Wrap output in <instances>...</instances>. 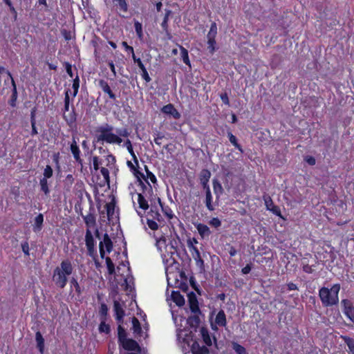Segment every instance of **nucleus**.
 Returning a JSON list of instances; mask_svg holds the SVG:
<instances>
[{"instance_id":"f257e3e1","label":"nucleus","mask_w":354,"mask_h":354,"mask_svg":"<svg viewBox=\"0 0 354 354\" xmlns=\"http://www.w3.org/2000/svg\"><path fill=\"white\" fill-rule=\"evenodd\" d=\"M73 267L68 259L64 260L60 263V267H56L53 271V281L55 285L64 288L68 281L67 276L72 274Z\"/></svg>"},{"instance_id":"f03ea898","label":"nucleus","mask_w":354,"mask_h":354,"mask_svg":"<svg viewBox=\"0 0 354 354\" xmlns=\"http://www.w3.org/2000/svg\"><path fill=\"white\" fill-rule=\"evenodd\" d=\"M340 290V285L334 284L330 289L322 287L319 290V296L322 305L324 307L337 305L339 301L338 293Z\"/></svg>"},{"instance_id":"7ed1b4c3","label":"nucleus","mask_w":354,"mask_h":354,"mask_svg":"<svg viewBox=\"0 0 354 354\" xmlns=\"http://www.w3.org/2000/svg\"><path fill=\"white\" fill-rule=\"evenodd\" d=\"M156 198V196L154 195L153 194L152 196H150V195L149 194V200L151 202V209L150 211L148 212V215H149L153 219L157 220L160 223L163 222L164 219L161 214L159 213L158 207L155 202Z\"/></svg>"},{"instance_id":"20e7f679","label":"nucleus","mask_w":354,"mask_h":354,"mask_svg":"<svg viewBox=\"0 0 354 354\" xmlns=\"http://www.w3.org/2000/svg\"><path fill=\"white\" fill-rule=\"evenodd\" d=\"M189 307L192 313L202 314V312L198 306L197 297L194 292H190L187 294Z\"/></svg>"},{"instance_id":"39448f33","label":"nucleus","mask_w":354,"mask_h":354,"mask_svg":"<svg viewBox=\"0 0 354 354\" xmlns=\"http://www.w3.org/2000/svg\"><path fill=\"white\" fill-rule=\"evenodd\" d=\"M120 346L126 351H136L138 353H141V347L138 343L136 340L131 338L126 339L123 343L120 344Z\"/></svg>"},{"instance_id":"423d86ee","label":"nucleus","mask_w":354,"mask_h":354,"mask_svg":"<svg viewBox=\"0 0 354 354\" xmlns=\"http://www.w3.org/2000/svg\"><path fill=\"white\" fill-rule=\"evenodd\" d=\"M341 304L346 316L354 324V306L352 302L347 299H342Z\"/></svg>"},{"instance_id":"0eeeda50","label":"nucleus","mask_w":354,"mask_h":354,"mask_svg":"<svg viewBox=\"0 0 354 354\" xmlns=\"http://www.w3.org/2000/svg\"><path fill=\"white\" fill-rule=\"evenodd\" d=\"M210 177L211 172L209 170L206 169H202L199 174L200 183L205 191L210 190L209 186L208 185Z\"/></svg>"},{"instance_id":"6e6552de","label":"nucleus","mask_w":354,"mask_h":354,"mask_svg":"<svg viewBox=\"0 0 354 354\" xmlns=\"http://www.w3.org/2000/svg\"><path fill=\"white\" fill-rule=\"evenodd\" d=\"M97 140L106 141L108 143H117L120 144L122 142V140L118 136L113 133H110L108 134H100L97 137Z\"/></svg>"},{"instance_id":"1a4fd4ad","label":"nucleus","mask_w":354,"mask_h":354,"mask_svg":"<svg viewBox=\"0 0 354 354\" xmlns=\"http://www.w3.org/2000/svg\"><path fill=\"white\" fill-rule=\"evenodd\" d=\"M265 205H266L267 209L271 211L274 214L277 216H281V210L278 206L274 205L273 201L270 196L266 195L263 196Z\"/></svg>"},{"instance_id":"9d476101","label":"nucleus","mask_w":354,"mask_h":354,"mask_svg":"<svg viewBox=\"0 0 354 354\" xmlns=\"http://www.w3.org/2000/svg\"><path fill=\"white\" fill-rule=\"evenodd\" d=\"M161 111L167 115L172 116L174 119H179L181 116L180 113L175 109L172 104H168L164 106Z\"/></svg>"},{"instance_id":"9b49d317","label":"nucleus","mask_w":354,"mask_h":354,"mask_svg":"<svg viewBox=\"0 0 354 354\" xmlns=\"http://www.w3.org/2000/svg\"><path fill=\"white\" fill-rule=\"evenodd\" d=\"M191 351L193 354H209L208 348L205 346H201L196 340L193 342Z\"/></svg>"},{"instance_id":"f8f14e48","label":"nucleus","mask_w":354,"mask_h":354,"mask_svg":"<svg viewBox=\"0 0 354 354\" xmlns=\"http://www.w3.org/2000/svg\"><path fill=\"white\" fill-rule=\"evenodd\" d=\"M199 314H195L189 316L187 319V324L192 328L194 332H196L198 327L201 323V319L198 316Z\"/></svg>"},{"instance_id":"ddd939ff","label":"nucleus","mask_w":354,"mask_h":354,"mask_svg":"<svg viewBox=\"0 0 354 354\" xmlns=\"http://www.w3.org/2000/svg\"><path fill=\"white\" fill-rule=\"evenodd\" d=\"M99 86L102 89V91L109 95L110 99L115 100L116 95H115V93H113L106 81H105L104 80H100Z\"/></svg>"},{"instance_id":"4468645a","label":"nucleus","mask_w":354,"mask_h":354,"mask_svg":"<svg viewBox=\"0 0 354 354\" xmlns=\"http://www.w3.org/2000/svg\"><path fill=\"white\" fill-rule=\"evenodd\" d=\"M71 151L73 155L75 160L80 165H82V159L80 158V151L77 145L75 138H73V142L71 145Z\"/></svg>"},{"instance_id":"2eb2a0df","label":"nucleus","mask_w":354,"mask_h":354,"mask_svg":"<svg viewBox=\"0 0 354 354\" xmlns=\"http://www.w3.org/2000/svg\"><path fill=\"white\" fill-rule=\"evenodd\" d=\"M171 297L172 301L176 303V304L182 307L185 305V301L183 296L180 293L179 291L173 290L171 292Z\"/></svg>"},{"instance_id":"dca6fc26","label":"nucleus","mask_w":354,"mask_h":354,"mask_svg":"<svg viewBox=\"0 0 354 354\" xmlns=\"http://www.w3.org/2000/svg\"><path fill=\"white\" fill-rule=\"evenodd\" d=\"M195 226L199 234L203 239H204L205 237H208L212 234L209 227L205 224L198 223L195 225Z\"/></svg>"},{"instance_id":"f3484780","label":"nucleus","mask_w":354,"mask_h":354,"mask_svg":"<svg viewBox=\"0 0 354 354\" xmlns=\"http://www.w3.org/2000/svg\"><path fill=\"white\" fill-rule=\"evenodd\" d=\"M171 14H172L171 10H165V15L163 18L162 22L161 24V26L169 39H170L171 37V35L168 30V27H169L168 26V21H169V17Z\"/></svg>"},{"instance_id":"a211bd4d","label":"nucleus","mask_w":354,"mask_h":354,"mask_svg":"<svg viewBox=\"0 0 354 354\" xmlns=\"http://www.w3.org/2000/svg\"><path fill=\"white\" fill-rule=\"evenodd\" d=\"M214 192L216 195V201H218L220 196L223 193L224 189L217 178H214L212 180Z\"/></svg>"},{"instance_id":"6ab92c4d","label":"nucleus","mask_w":354,"mask_h":354,"mask_svg":"<svg viewBox=\"0 0 354 354\" xmlns=\"http://www.w3.org/2000/svg\"><path fill=\"white\" fill-rule=\"evenodd\" d=\"M99 245H102V248H106V250L107 252H111L113 249V242L108 235L107 233H105L103 236V240L100 242Z\"/></svg>"},{"instance_id":"aec40b11","label":"nucleus","mask_w":354,"mask_h":354,"mask_svg":"<svg viewBox=\"0 0 354 354\" xmlns=\"http://www.w3.org/2000/svg\"><path fill=\"white\" fill-rule=\"evenodd\" d=\"M12 95L10 96V100H8V104L12 107H15L17 97H18V93H17V86H16L15 82L13 78H12Z\"/></svg>"},{"instance_id":"412c9836","label":"nucleus","mask_w":354,"mask_h":354,"mask_svg":"<svg viewBox=\"0 0 354 354\" xmlns=\"http://www.w3.org/2000/svg\"><path fill=\"white\" fill-rule=\"evenodd\" d=\"M133 174L135 176V177L136 178L137 181L143 179L147 183V185H149V194L150 195V196H153L152 187H151V184L149 183L148 180H147L146 176L143 173L140 172L138 169H134V171L133 172Z\"/></svg>"},{"instance_id":"4be33fe9","label":"nucleus","mask_w":354,"mask_h":354,"mask_svg":"<svg viewBox=\"0 0 354 354\" xmlns=\"http://www.w3.org/2000/svg\"><path fill=\"white\" fill-rule=\"evenodd\" d=\"M215 324L219 326H225L227 324L226 316L223 310H220L215 318Z\"/></svg>"},{"instance_id":"5701e85b","label":"nucleus","mask_w":354,"mask_h":354,"mask_svg":"<svg viewBox=\"0 0 354 354\" xmlns=\"http://www.w3.org/2000/svg\"><path fill=\"white\" fill-rule=\"evenodd\" d=\"M200 332L204 343L207 346H211L212 345V342L208 329L206 327L203 326L201 327Z\"/></svg>"},{"instance_id":"b1692460","label":"nucleus","mask_w":354,"mask_h":354,"mask_svg":"<svg viewBox=\"0 0 354 354\" xmlns=\"http://www.w3.org/2000/svg\"><path fill=\"white\" fill-rule=\"evenodd\" d=\"M35 341L37 342V348L40 353L43 354L44 352V338L39 331L36 332Z\"/></svg>"},{"instance_id":"393cba45","label":"nucleus","mask_w":354,"mask_h":354,"mask_svg":"<svg viewBox=\"0 0 354 354\" xmlns=\"http://www.w3.org/2000/svg\"><path fill=\"white\" fill-rule=\"evenodd\" d=\"M116 204L115 198L113 196L112 200L110 203L106 204V214L108 216V219L110 221L111 218L113 216L114 214L115 207Z\"/></svg>"},{"instance_id":"a878e982","label":"nucleus","mask_w":354,"mask_h":354,"mask_svg":"<svg viewBox=\"0 0 354 354\" xmlns=\"http://www.w3.org/2000/svg\"><path fill=\"white\" fill-rule=\"evenodd\" d=\"M80 215L83 217L84 223L86 225V226L91 227L95 225V216L94 214H93V212H89L88 215L84 216L82 212H80Z\"/></svg>"},{"instance_id":"bb28decb","label":"nucleus","mask_w":354,"mask_h":354,"mask_svg":"<svg viewBox=\"0 0 354 354\" xmlns=\"http://www.w3.org/2000/svg\"><path fill=\"white\" fill-rule=\"evenodd\" d=\"M132 329L133 330V333L138 335L139 337H142V328H141V325H140V323L139 322V320L135 317H132Z\"/></svg>"},{"instance_id":"cd10ccee","label":"nucleus","mask_w":354,"mask_h":354,"mask_svg":"<svg viewBox=\"0 0 354 354\" xmlns=\"http://www.w3.org/2000/svg\"><path fill=\"white\" fill-rule=\"evenodd\" d=\"M340 338L342 339L348 346L351 354H354V339L346 335H340Z\"/></svg>"},{"instance_id":"c85d7f7f","label":"nucleus","mask_w":354,"mask_h":354,"mask_svg":"<svg viewBox=\"0 0 354 354\" xmlns=\"http://www.w3.org/2000/svg\"><path fill=\"white\" fill-rule=\"evenodd\" d=\"M106 319L102 318L100 319V324L99 325V332L100 333L109 334L111 333V327L109 324H106Z\"/></svg>"},{"instance_id":"c756f323","label":"nucleus","mask_w":354,"mask_h":354,"mask_svg":"<svg viewBox=\"0 0 354 354\" xmlns=\"http://www.w3.org/2000/svg\"><path fill=\"white\" fill-rule=\"evenodd\" d=\"M118 338L119 344L123 343V342L127 339V332L120 324L118 326Z\"/></svg>"},{"instance_id":"7c9ffc66","label":"nucleus","mask_w":354,"mask_h":354,"mask_svg":"<svg viewBox=\"0 0 354 354\" xmlns=\"http://www.w3.org/2000/svg\"><path fill=\"white\" fill-rule=\"evenodd\" d=\"M138 202L139 207L144 210L148 209L149 207V205L148 204V201L145 199L143 194L141 193H139V194H138Z\"/></svg>"},{"instance_id":"2f4dec72","label":"nucleus","mask_w":354,"mask_h":354,"mask_svg":"<svg viewBox=\"0 0 354 354\" xmlns=\"http://www.w3.org/2000/svg\"><path fill=\"white\" fill-rule=\"evenodd\" d=\"M124 145L127 147V150L130 153V154L131 155L132 158H133V160L134 161V162L138 165V158L133 151V147H132V144H131V142L130 140L127 139L125 142H124Z\"/></svg>"},{"instance_id":"473e14b6","label":"nucleus","mask_w":354,"mask_h":354,"mask_svg":"<svg viewBox=\"0 0 354 354\" xmlns=\"http://www.w3.org/2000/svg\"><path fill=\"white\" fill-rule=\"evenodd\" d=\"M44 221V216L42 214H39L35 218L34 231L40 230L42 227Z\"/></svg>"},{"instance_id":"72a5a7b5","label":"nucleus","mask_w":354,"mask_h":354,"mask_svg":"<svg viewBox=\"0 0 354 354\" xmlns=\"http://www.w3.org/2000/svg\"><path fill=\"white\" fill-rule=\"evenodd\" d=\"M85 241L86 247L95 246V240L89 229L86 230L85 235Z\"/></svg>"},{"instance_id":"f704fd0d","label":"nucleus","mask_w":354,"mask_h":354,"mask_svg":"<svg viewBox=\"0 0 354 354\" xmlns=\"http://www.w3.org/2000/svg\"><path fill=\"white\" fill-rule=\"evenodd\" d=\"M205 196H206L205 205L209 211H213L214 209V207L212 204V196L211 191L210 190L205 191Z\"/></svg>"},{"instance_id":"c9c22d12","label":"nucleus","mask_w":354,"mask_h":354,"mask_svg":"<svg viewBox=\"0 0 354 354\" xmlns=\"http://www.w3.org/2000/svg\"><path fill=\"white\" fill-rule=\"evenodd\" d=\"M39 185L41 187V191L43 192L45 195L48 196L50 194V189L48 187V180L46 178L40 179Z\"/></svg>"},{"instance_id":"e433bc0d","label":"nucleus","mask_w":354,"mask_h":354,"mask_svg":"<svg viewBox=\"0 0 354 354\" xmlns=\"http://www.w3.org/2000/svg\"><path fill=\"white\" fill-rule=\"evenodd\" d=\"M64 118L66 122V123L69 126H72L74 123H75L77 120V114L75 111V109L73 108L72 112L69 114L68 118H67L66 115H64Z\"/></svg>"},{"instance_id":"4c0bfd02","label":"nucleus","mask_w":354,"mask_h":354,"mask_svg":"<svg viewBox=\"0 0 354 354\" xmlns=\"http://www.w3.org/2000/svg\"><path fill=\"white\" fill-rule=\"evenodd\" d=\"M232 349L236 353V354H248L245 347L238 344L237 342L232 343Z\"/></svg>"},{"instance_id":"58836bf2","label":"nucleus","mask_w":354,"mask_h":354,"mask_svg":"<svg viewBox=\"0 0 354 354\" xmlns=\"http://www.w3.org/2000/svg\"><path fill=\"white\" fill-rule=\"evenodd\" d=\"M180 49L181 57H182V59H183V62L186 65L190 66L191 64H190V61H189V59L188 50L187 49H185L183 46H180Z\"/></svg>"},{"instance_id":"ea45409f","label":"nucleus","mask_w":354,"mask_h":354,"mask_svg":"<svg viewBox=\"0 0 354 354\" xmlns=\"http://www.w3.org/2000/svg\"><path fill=\"white\" fill-rule=\"evenodd\" d=\"M113 310L115 315L124 316V310L122 308L120 303L116 300H115L113 302Z\"/></svg>"},{"instance_id":"a19ab883","label":"nucleus","mask_w":354,"mask_h":354,"mask_svg":"<svg viewBox=\"0 0 354 354\" xmlns=\"http://www.w3.org/2000/svg\"><path fill=\"white\" fill-rule=\"evenodd\" d=\"M105 260L109 274L111 275L114 274L115 273V265L113 263L112 260L109 257H106Z\"/></svg>"},{"instance_id":"79ce46f5","label":"nucleus","mask_w":354,"mask_h":354,"mask_svg":"<svg viewBox=\"0 0 354 354\" xmlns=\"http://www.w3.org/2000/svg\"><path fill=\"white\" fill-rule=\"evenodd\" d=\"M175 288H178L185 292L189 290L187 281H180L177 278L175 279Z\"/></svg>"},{"instance_id":"37998d69","label":"nucleus","mask_w":354,"mask_h":354,"mask_svg":"<svg viewBox=\"0 0 354 354\" xmlns=\"http://www.w3.org/2000/svg\"><path fill=\"white\" fill-rule=\"evenodd\" d=\"M216 34H217L216 24L215 22H212L211 24V26H210V30H209V32L207 33V38L215 39Z\"/></svg>"},{"instance_id":"c03bdc74","label":"nucleus","mask_w":354,"mask_h":354,"mask_svg":"<svg viewBox=\"0 0 354 354\" xmlns=\"http://www.w3.org/2000/svg\"><path fill=\"white\" fill-rule=\"evenodd\" d=\"M134 28L138 38L142 39L143 37L142 24L138 21H135Z\"/></svg>"},{"instance_id":"a18cd8bd","label":"nucleus","mask_w":354,"mask_h":354,"mask_svg":"<svg viewBox=\"0 0 354 354\" xmlns=\"http://www.w3.org/2000/svg\"><path fill=\"white\" fill-rule=\"evenodd\" d=\"M108 310H109V309H108L106 304H105L104 303L102 304L100 306V310H99L100 319H102V318L106 319V316L108 315Z\"/></svg>"},{"instance_id":"49530a36","label":"nucleus","mask_w":354,"mask_h":354,"mask_svg":"<svg viewBox=\"0 0 354 354\" xmlns=\"http://www.w3.org/2000/svg\"><path fill=\"white\" fill-rule=\"evenodd\" d=\"M113 128L112 126L106 124L105 126H102L98 128L97 131L100 132L101 134H108L111 133Z\"/></svg>"},{"instance_id":"de8ad7c7","label":"nucleus","mask_w":354,"mask_h":354,"mask_svg":"<svg viewBox=\"0 0 354 354\" xmlns=\"http://www.w3.org/2000/svg\"><path fill=\"white\" fill-rule=\"evenodd\" d=\"M216 39H207V49L209 52L212 55L216 50Z\"/></svg>"},{"instance_id":"09e8293b","label":"nucleus","mask_w":354,"mask_h":354,"mask_svg":"<svg viewBox=\"0 0 354 354\" xmlns=\"http://www.w3.org/2000/svg\"><path fill=\"white\" fill-rule=\"evenodd\" d=\"M100 171L102 175L103 176L106 183L109 185L110 183V177H109V170L105 167H101Z\"/></svg>"},{"instance_id":"8fccbe9b","label":"nucleus","mask_w":354,"mask_h":354,"mask_svg":"<svg viewBox=\"0 0 354 354\" xmlns=\"http://www.w3.org/2000/svg\"><path fill=\"white\" fill-rule=\"evenodd\" d=\"M73 96H76L78 92V89L80 87V79L78 75L75 77V78L73 80Z\"/></svg>"},{"instance_id":"3c124183","label":"nucleus","mask_w":354,"mask_h":354,"mask_svg":"<svg viewBox=\"0 0 354 354\" xmlns=\"http://www.w3.org/2000/svg\"><path fill=\"white\" fill-rule=\"evenodd\" d=\"M189 283L192 288L194 289L199 295H201V289L199 288V286L197 284L194 277L191 276L189 277Z\"/></svg>"},{"instance_id":"603ef678","label":"nucleus","mask_w":354,"mask_h":354,"mask_svg":"<svg viewBox=\"0 0 354 354\" xmlns=\"http://www.w3.org/2000/svg\"><path fill=\"white\" fill-rule=\"evenodd\" d=\"M154 219L152 218H147V223L149 226V227L152 230H157L158 229V223L153 221Z\"/></svg>"},{"instance_id":"864d4df0","label":"nucleus","mask_w":354,"mask_h":354,"mask_svg":"<svg viewBox=\"0 0 354 354\" xmlns=\"http://www.w3.org/2000/svg\"><path fill=\"white\" fill-rule=\"evenodd\" d=\"M53 170L50 165H46L44 171V178H50L53 176Z\"/></svg>"},{"instance_id":"5fc2aeb1","label":"nucleus","mask_w":354,"mask_h":354,"mask_svg":"<svg viewBox=\"0 0 354 354\" xmlns=\"http://www.w3.org/2000/svg\"><path fill=\"white\" fill-rule=\"evenodd\" d=\"M71 286H74L76 292L78 295H80L82 292V290H81V288H80L77 279L74 277H72V279H71Z\"/></svg>"},{"instance_id":"6e6d98bb","label":"nucleus","mask_w":354,"mask_h":354,"mask_svg":"<svg viewBox=\"0 0 354 354\" xmlns=\"http://www.w3.org/2000/svg\"><path fill=\"white\" fill-rule=\"evenodd\" d=\"M116 133L118 136H122V137H128L129 136V132L128 131L127 129L123 128V129H117Z\"/></svg>"},{"instance_id":"4d7b16f0","label":"nucleus","mask_w":354,"mask_h":354,"mask_svg":"<svg viewBox=\"0 0 354 354\" xmlns=\"http://www.w3.org/2000/svg\"><path fill=\"white\" fill-rule=\"evenodd\" d=\"M209 224L212 227L218 228L221 225V221L218 218H213L209 221Z\"/></svg>"},{"instance_id":"13d9d810","label":"nucleus","mask_w":354,"mask_h":354,"mask_svg":"<svg viewBox=\"0 0 354 354\" xmlns=\"http://www.w3.org/2000/svg\"><path fill=\"white\" fill-rule=\"evenodd\" d=\"M115 1H117L118 3V5L121 10H122L124 12L127 11L128 6L126 3L125 0H114Z\"/></svg>"},{"instance_id":"bf43d9fd","label":"nucleus","mask_w":354,"mask_h":354,"mask_svg":"<svg viewBox=\"0 0 354 354\" xmlns=\"http://www.w3.org/2000/svg\"><path fill=\"white\" fill-rule=\"evenodd\" d=\"M162 211L163 213L169 218H172L174 216V214H172L171 209L169 207H164L162 208Z\"/></svg>"},{"instance_id":"052dcab7","label":"nucleus","mask_w":354,"mask_h":354,"mask_svg":"<svg viewBox=\"0 0 354 354\" xmlns=\"http://www.w3.org/2000/svg\"><path fill=\"white\" fill-rule=\"evenodd\" d=\"M21 249L25 255L29 256V245L28 241H25L21 243Z\"/></svg>"},{"instance_id":"680f3d73","label":"nucleus","mask_w":354,"mask_h":354,"mask_svg":"<svg viewBox=\"0 0 354 354\" xmlns=\"http://www.w3.org/2000/svg\"><path fill=\"white\" fill-rule=\"evenodd\" d=\"M132 58H133L134 62L137 63V64H138V67L140 68V70L145 68V66L142 64L141 59L140 58H137L136 56L135 55L134 53H133Z\"/></svg>"},{"instance_id":"e2e57ef3","label":"nucleus","mask_w":354,"mask_h":354,"mask_svg":"<svg viewBox=\"0 0 354 354\" xmlns=\"http://www.w3.org/2000/svg\"><path fill=\"white\" fill-rule=\"evenodd\" d=\"M61 34L64 37L66 41H69L71 39V31L67 30L66 29H62Z\"/></svg>"},{"instance_id":"0e129e2a","label":"nucleus","mask_w":354,"mask_h":354,"mask_svg":"<svg viewBox=\"0 0 354 354\" xmlns=\"http://www.w3.org/2000/svg\"><path fill=\"white\" fill-rule=\"evenodd\" d=\"M304 160L311 166H313L316 163V160L313 156H307L304 158Z\"/></svg>"},{"instance_id":"69168bd1","label":"nucleus","mask_w":354,"mask_h":354,"mask_svg":"<svg viewBox=\"0 0 354 354\" xmlns=\"http://www.w3.org/2000/svg\"><path fill=\"white\" fill-rule=\"evenodd\" d=\"M65 68L66 71V73L71 77H73L74 75L72 71V66L68 62H64Z\"/></svg>"},{"instance_id":"338daca9","label":"nucleus","mask_w":354,"mask_h":354,"mask_svg":"<svg viewBox=\"0 0 354 354\" xmlns=\"http://www.w3.org/2000/svg\"><path fill=\"white\" fill-rule=\"evenodd\" d=\"M93 168L95 171L100 169V165L102 164L100 161H99V158L97 156H94L93 158Z\"/></svg>"},{"instance_id":"774afa93","label":"nucleus","mask_w":354,"mask_h":354,"mask_svg":"<svg viewBox=\"0 0 354 354\" xmlns=\"http://www.w3.org/2000/svg\"><path fill=\"white\" fill-rule=\"evenodd\" d=\"M252 268V263H248L244 268H242L241 272L243 274H247L250 272Z\"/></svg>"}]
</instances>
